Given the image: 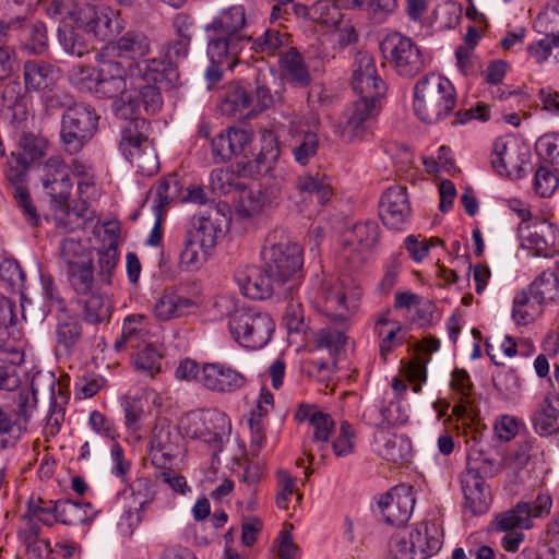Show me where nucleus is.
<instances>
[{
  "label": "nucleus",
  "mask_w": 559,
  "mask_h": 559,
  "mask_svg": "<svg viewBox=\"0 0 559 559\" xmlns=\"http://www.w3.org/2000/svg\"><path fill=\"white\" fill-rule=\"evenodd\" d=\"M263 267L292 298L302 277V248L283 235L271 233L262 252Z\"/></svg>",
  "instance_id": "f257e3e1"
},
{
  "label": "nucleus",
  "mask_w": 559,
  "mask_h": 559,
  "mask_svg": "<svg viewBox=\"0 0 559 559\" xmlns=\"http://www.w3.org/2000/svg\"><path fill=\"white\" fill-rule=\"evenodd\" d=\"M247 26L246 9L241 4L223 9L211 23L205 26L206 32H213V36L206 48L209 58L223 61L227 57H237L245 46L251 41V36L246 35Z\"/></svg>",
  "instance_id": "f03ea898"
},
{
  "label": "nucleus",
  "mask_w": 559,
  "mask_h": 559,
  "mask_svg": "<svg viewBox=\"0 0 559 559\" xmlns=\"http://www.w3.org/2000/svg\"><path fill=\"white\" fill-rule=\"evenodd\" d=\"M456 91L445 76L429 73L414 86L415 115L425 123H437L447 118L456 106Z\"/></svg>",
  "instance_id": "7ed1b4c3"
},
{
  "label": "nucleus",
  "mask_w": 559,
  "mask_h": 559,
  "mask_svg": "<svg viewBox=\"0 0 559 559\" xmlns=\"http://www.w3.org/2000/svg\"><path fill=\"white\" fill-rule=\"evenodd\" d=\"M131 69H135V66H131L127 73V70L116 60L104 61L98 69L96 95L114 98L111 108L116 117L120 119H128L139 114L136 95L129 86Z\"/></svg>",
  "instance_id": "20e7f679"
},
{
  "label": "nucleus",
  "mask_w": 559,
  "mask_h": 559,
  "mask_svg": "<svg viewBox=\"0 0 559 559\" xmlns=\"http://www.w3.org/2000/svg\"><path fill=\"white\" fill-rule=\"evenodd\" d=\"M228 329L233 338L242 347H264L275 331L271 314L257 307H237L229 312Z\"/></svg>",
  "instance_id": "39448f33"
},
{
  "label": "nucleus",
  "mask_w": 559,
  "mask_h": 559,
  "mask_svg": "<svg viewBox=\"0 0 559 559\" xmlns=\"http://www.w3.org/2000/svg\"><path fill=\"white\" fill-rule=\"evenodd\" d=\"M98 122L96 110L85 103H76L64 110L59 132L63 151L70 155L79 154L96 134Z\"/></svg>",
  "instance_id": "423d86ee"
},
{
  "label": "nucleus",
  "mask_w": 559,
  "mask_h": 559,
  "mask_svg": "<svg viewBox=\"0 0 559 559\" xmlns=\"http://www.w3.org/2000/svg\"><path fill=\"white\" fill-rule=\"evenodd\" d=\"M321 298L325 314L345 328L359 307L361 290L348 275L329 277L322 283Z\"/></svg>",
  "instance_id": "0eeeda50"
},
{
  "label": "nucleus",
  "mask_w": 559,
  "mask_h": 559,
  "mask_svg": "<svg viewBox=\"0 0 559 559\" xmlns=\"http://www.w3.org/2000/svg\"><path fill=\"white\" fill-rule=\"evenodd\" d=\"M32 164L21 152H11L3 165V177L7 186L11 189L16 205L32 226H37L39 216L34 206L28 190V174Z\"/></svg>",
  "instance_id": "6e6552de"
},
{
  "label": "nucleus",
  "mask_w": 559,
  "mask_h": 559,
  "mask_svg": "<svg viewBox=\"0 0 559 559\" xmlns=\"http://www.w3.org/2000/svg\"><path fill=\"white\" fill-rule=\"evenodd\" d=\"M380 48L401 76L414 78L425 67L419 47L409 37L400 33L388 35L381 43Z\"/></svg>",
  "instance_id": "1a4fd4ad"
},
{
  "label": "nucleus",
  "mask_w": 559,
  "mask_h": 559,
  "mask_svg": "<svg viewBox=\"0 0 559 559\" xmlns=\"http://www.w3.org/2000/svg\"><path fill=\"white\" fill-rule=\"evenodd\" d=\"M191 40L174 38L163 45L160 58H152L143 61V73L145 79L155 82L167 81L168 83H179V73L177 62L187 58L190 51Z\"/></svg>",
  "instance_id": "9d476101"
},
{
  "label": "nucleus",
  "mask_w": 559,
  "mask_h": 559,
  "mask_svg": "<svg viewBox=\"0 0 559 559\" xmlns=\"http://www.w3.org/2000/svg\"><path fill=\"white\" fill-rule=\"evenodd\" d=\"M552 507L548 493H539L533 501H520L512 509L500 513L495 524L498 531H522L533 527V519L547 516Z\"/></svg>",
  "instance_id": "9b49d317"
},
{
  "label": "nucleus",
  "mask_w": 559,
  "mask_h": 559,
  "mask_svg": "<svg viewBox=\"0 0 559 559\" xmlns=\"http://www.w3.org/2000/svg\"><path fill=\"white\" fill-rule=\"evenodd\" d=\"M379 100L360 98L344 114L340 136L346 143L360 142L370 133V119L379 111Z\"/></svg>",
  "instance_id": "f8f14e48"
},
{
  "label": "nucleus",
  "mask_w": 559,
  "mask_h": 559,
  "mask_svg": "<svg viewBox=\"0 0 559 559\" xmlns=\"http://www.w3.org/2000/svg\"><path fill=\"white\" fill-rule=\"evenodd\" d=\"M277 123L280 128L287 130L288 134L292 136V154L295 162L300 166L308 165L319 150V136L317 132L311 129V127L318 124L319 121L316 119L314 121L292 119Z\"/></svg>",
  "instance_id": "ddd939ff"
},
{
  "label": "nucleus",
  "mask_w": 559,
  "mask_h": 559,
  "mask_svg": "<svg viewBox=\"0 0 559 559\" xmlns=\"http://www.w3.org/2000/svg\"><path fill=\"white\" fill-rule=\"evenodd\" d=\"M235 281L243 296L251 299H266L273 295L290 298L275 278L269 275L265 267L263 271L248 266L235 273Z\"/></svg>",
  "instance_id": "4468645a"
},
{
  "label": "nucleus",
  "mask_w": 559,
  "mask_h": 559,
  "mask_svg": "<svg viewBox=\"0 0 559 559\" xmlns=\"http://www.w3.org/2000/svg\"><path fill=\"white\" fill-rule=\"evenodd\" d=\"M379 215L388 228L393 230L405 228L412 216L405 187L393 186L386 189L379 202Z\"/></svg>",
  "instance_id": "2eb2a0df"
},
{
  "label": "nucleus",
  "mask_w": 559,
  "mask_h": 559,
  "mask_svg": "<svg viewBox=\"0 0 559 559\" xmlns=\"http://www.w3.org/2000/svg\"><path fill=\"white\" fill-rule=\"evenodd\" d=\"M526 162L527 152H523L515 139L504 136L495 141L491 165L499 175L519 179L525 174Z\"/></svg>",
  "instance_id": "dca6fc26"
},
{
  "label": "nucleus",
  "mask_w": 559,
  "mask_h": 559,
  "mask_svg": "<svg viewBox=\"0 0 559 559\" xmlns=\"http://www.w3.org/2000/svg\"><path fill=\"white\" fill-rule=\"evenodd\" d=\"M378 506L386 523L395 526L404 525L409 520L415 506L413 487L401 484L391 488L380 498Z\"/></svg>",
  "instance_id": "f3484780"
},
{
  "label": "nucleus",
  "mask_w": 559,
  "mask_h": 559,
  "mask_svg": "<svg viewBox=\"0 0 559 559\" xmlns=\"http://www.w3.org/2000/svg\"><path fill=\"white\" fill-rule=\"evenodd\" d=\"M247 383L243 373L224 362H204L201 385L215 393L231 394Z\"/></svg>",
  "instance_id": "a211bd4d"
},
{
  "label": "nucleus",
  "mask_w": 559,
  "mask_h": 559,
  "mask_svg": "<svg viewBox=\"0 0 559 559\" xmlns=\"http://www.w3.org/2000/svg\"><path fill=\"white\" fill-rule=\"evenodd\" d=\"M352 85L360 98L379 100V97L384 95L385 83L377 73L376 61L372 56L358 53Z\"/></svg>",
  "instance_id": "6ab92c4d"
},
{
  "label": "nucleus",
  "mask_w": 559,
  "mask_h": 559,
  "mask_svg": "<svg viewBox=\"0 0 559 559\" xmlns=\"http://www.w3.org/2000/svg\"><path fill=\"white\" fill-rule=\"evenodd\" d=\"M104 234L103 245L97 250V276L104 287H109L119 264V225L115 222L106 223Z\"/></svg>",
  "instance_id": "aec40b11"
},
{
  "label": "nucleus",
  "mask_w": 559,
  "mask_h": 559,
  "mask_svg": "<svg viewBox=\"0 0 559 559\" xmlns=\"http://www.w3.org/2000/svg\"><path fill=\"white\" fill-rule=\"evenodd\" d=\"M230 430L231 425L227 415L222 412H213L204 419L193 418L192 424L187 429V435L206 442L214 450H219Z\"/></svg>",
  "instance_id": "412c9836"
},
{
  "label": "nucleus",
  "mask_w": 559,
  "mask_h": 559,
  "mask_svg": "<svg viewBox=\"0 0 559 559\" xmlns=\"http://www.w3.org/2000/svg\"><path fill=\"white\" fill-rule=\"evenodd\" d=\"M143 61L135 64V69H131V79L129 86L136 95L139 107L143 105L147 114L154 115L159 111L163 106V97L160 94L159 84L165 87H173L178 83H168L166 80L163 82H155L154 80L145 79L143 73Z\"/></svg>",
  "instance_id": "4be33fe9"
},
{
  "label": "nucleus",
  "mask_w": 559,
  "mask_h": 559,
  "mask_svg": "<svg viewBox=\"0 0 559 559\" xmlns=\"http://www.w3.org/2000/svg\"><path fill=\"white\" fill-rule=\"evenodd\" d=\"M43 187L51 201L64 205L73 188L67 164L60 157H50L45 163Z\"/></svg>",
  "instance_id": "5701e85b"
},
{
  "label": "nucleus",
  "mask_w": 559,
  "mask_h": 559,
  "mask_svg": "<svg viewBox=\"0 0 559 559\" xmlns=\"http://www.w3.org/2000/svg\"><path fill=\"white\" fill-rule=\"evenodd\" d=\"M298 423L309 421L313 428V442L320 451L328 448L331 433L335 430V423L330 414L322 412L314 404H299L295 415Z\"/></svg>",
  "instance_id": "b1692460"
},
{
  "label": "nucleus",
  "mask_w": 559,
  "mask_h": 559,
  "mask_svg": "<svg viewBox=\"0 0 559 559\" xmlns=\"http://www.w3.org/2000/svg\"><path fill=\"white\" fill-rule=\"evenodd\" d=\"M376 452L384 460L395 463H408L412 453V441L405 435L379 430L374 435Z\"/></svg>",
  "instance_id": "393cba45"
},
{
  "label": "nucleus",
  "mask_w": 559,
  "mask_h": 559,
  "mask_svg": "<svg viewBox=\"0 0 559 559\" xmlns=\"http://www.w3.org/2000/svg\"><path fill=\"white\" fill-rule=\"evenodd\" d=\"M364 420L371 426L383 430L386 426H403L408 421V414L405 406L397 400L383 399L380 405L368 406L364 414Z\"/></svg>",
  "instance_id": "a878e982"
},
{
  "label": "nucleus",
  "mask_w": 559,
  "mask_h": 559,
  "mask_svg": "<svg viewBox=\"0 0 559 559\" xmlns=\"http://www.w3.org/2000/svg\"><path fill=\"white\" fill-rule=\"evenodd\" d=\"M409 537L419 559H427L436 555L443 544V531L436 520L419 523L409 533Z\"/></svg>",
  "instance_id": "bb28decb"
},
{
  "label": "nucleus",
  "mask_w": 559,
  "mask_h": 559,
  "mask_svg": "<svg viewBox=\"0 0 559 559\" xmlns=\"http://www.w3.org/2000/svg\"><path fill=\"white\" fill-rule=\"evenodd\" d=\"M78 304L85 323L99 325L110 322L114 307L104 289L79 297Z\"/></svg>",
  "instance_id": "cd10ccee"
},
{
  "label": "nucleus",
  "mask_w": 559,
  "mask_h": 559,
  "mask_svg": "<svg viewBox=\"0 0 559 559\" xmlns=\"http://www.w3.org/2000/svg\"><path fill=\"white\" fill-rule=\"evenodd\" d=\"M461 486L467 507L475 514H483L488 510L490 491L485 477L476 472L465 469L461 475Z\"/></svg>",
  "instance_id": "c85d7f7f"
},
{
  "label": "nucleus",
  "mask_w": 559,
  "mask_h": 559,
  "mask_svg": "<svg viewBox=\"0 0 559 559\" xmlns=\"http://www.w3.org/2000/svg\"><path fill=\"white\" fill-rule=\"evenodd\" d=\"M178 444L173 440L167 427H155L151 438L150 457L152 464L160 471H168L173 460L178 455Z\"/></svg>",
  "instance_id": "c756f323"
},
{
  "label": "nucleus",
  "mask_w": 559,
  "mask_h": 559,
  "mask_svg": "<svg viewBox=\"0 0 559 559\" xmlns=\"http://www.w3.org/2000/svg\"><path fill=\"white\" fill-rule=\"evenodd\" d=\"M532 425L539 436H551L559 431V393L548 394L533 412Z\"/></svg>",
  "instance_id": "7c9ffc66"
},
{
  "label": "nucleus",
  "mask_w": 559,
  "mask_h": 559,
  "mask_svg": "<svg viewBox=\"0 0 559 559\" xmlns=\"http://www.w3.org/2000/svg\"><path fill=\"white\" fill-rule=\"evenodd\" d=\"M222 222L223 219L218 217V213H215V217L211 215L193 216L185 235L201 243L204 250H212L216 246L217 239L223 235Z\"/></svg>",
  "instance_id": "2f4dec72"
},
{
  "label": "nucleus",
  "mask_w": 559,
  "mask_h": 559,
  "mask_svg": "<svg viewBox=\"0 0 559 559\" xmlns=\"http://www.w3.org/2000/svg\"><path fill=\"white\" fill-rule=\"evenodd\" d=\"M56 68L43 60H27L23 64L24 90L26 93L49 88L56 80Z\"/></svg>",
  "instance_id": "473e14b6"
},
{
  "label": "nucleus",
  "mask_w": 559,
  "mask_h": 559,
  "mask_svg": "<svg viewBox=\"0 0 559 559\" xmlns=\"http://www.w3.org/2000/svg\"><path fill=\"white\" fill-rule=\"evenodd\" d=\"M108 50L119 57L135 60L145 57L151 51V40L142 32L129 31L107 46Z\"/></svg>",
  "instance_id": "72a5a7b5"
},
{
  "label": "nucleus",
  "mask_w": 559,
  "mask_h": 559,
  "mask_svg": "<svg viewBox=\"0 0 559 559\" xmlns=\"http://www.w3.org/2000/svg\"><path fill=\"white\" fill-rule=\"evenodd\" d=\"M66 274L78 298L105 288L98 276L94 274L93 260L76 265L72 264L71 267L66 269Z\"/></svg>",
  "instance_id": "f704fd0d"
},
{
  "label": "nucleus",
  "mask_w": 559,
  "mask_h": 559,
  "mask_svg": "<svg viewBox=\"0 0 559 559\" xmlns=\"http://www.w3.org/2000/svg\"><path fill=\"white\" fill-rule=\"evenodd\" d=\"M114 11L108 7L85 4L80 26L99 39H106L111 33Z\"/></svg>",
  "instance_id": "c9c22d12"
},
{
  "label": "nucleus",
  "mask_w": 559,
  "mask_h": 559,
  "mask_svg": "<svg viewBox=\"0 0 559 559\" xmlns=\"http://www.w3.org/2000/svg\"><path fill=\"white\" fill-rule=\"evenodd\" d=\"M138 115L123 119L126 123L120 128L119 150L126 159L138 154L144 147V144L150 143L147 136L141 131V128L145 124V119L139 118Z\"/></svg>",
  "instance_id": "e433bc0d"
},
{
  "label": "nucleus",
  "mask_w": 559,
  "mask_h": 559,
  "mask_svg": "<svg viewBox=\"0 0 559 559\" xmlns=\"http://www.w3.org/2000/svg\"><path fill=\"white\" fill-rule=\"evenodd\" d=\"M197 306L195 301L175 292H165L154 304L153 312L158 320L168 321L183 317Z\"/></svg>",
  "instance_id": "4c0bfd02"
},
{
  "label": "nucleus",
  "mask_w": 559,
  "mask_h": 559,
  "mask_svg": "<svg viewBox=\"0 0 559 559\" xmlns=\"http://www.w3.org/2000/svg\"><path fill=\"white\" fill-rule=\"evenodd\" d=\"M280 68L284 78L295 86L305 87L311 82L304 57L296 48H289L281 55Z\"/></svg>",
  "instance_id": "58836bf2"
},
{
  "label": "nucleus",
  "mask_w": 559,
  "mask_h": 559,
  "mask_svg": "<svg viewBox=\"0 0 559 559\" xmlns=\"http://www.w3.org/2000/svg\"><path fill=\"white\" fill-rule=\"evenodd\" d=\"M538 306H545L559 295V277L552 270L543 271L526 290Z\"/></svg>",
  "instance_id": "ea45409f"
},
{
  "label": "nucleus",
  "mask_w": 559,
  "mask_h": 559,
  "mask_svg": "<svg viewBox=\"0 0 559 559\" xmlns=\"http://www.w3.org/2000/svg\"><path fill=\"white\" fill-rule=\"evenodd\" d=\"M59 522L64 525L90 524L95 516L92 504L82 503L70 499L57 500V510Z\"/></svg>",
  "instance_id": "a19ab883"
},
{
  "label": "nucleus",
  "mask_w": 559,
  "mask_h": 559,
  "mask_svg": "<svg viewBox=\"0 0 559 559\" xmlns=\"http://www.w3.org/2000/svg\"><path fill=\"white\" fill-rule=\"evenodd\" d=\"M555 239L556 231L552 225L543 223L534 226V230L526 237V242L535 255L548 258L558 251Z\"/></svg>",
  "instance_id": "79ce46f5"
},
{
  "label": "nucleus",
  "mask_w": 559,
  "mask_h": 559,
  "mask_svg": "<svg viewBox=\"0 0 559 559\" xmlns=\"http://www.w3.org/2000/svg\"><path fill=\"white\" fill-rule=\"evenodd\" d=\"M84 5L79 0H49L45 10L50 19L61 22L62 25H80Z\"/></svg>",
  "instance_id": "37998d69"
},
{
  "label": "nucleus",
  "mask_w": 559,
  "mask_h": 559,
  "mask_svg": "<svg viewBox=\"0 0 559 559\" xmlns=\"http://www.w3.org/2000/svg\"><path fill=\"white\" fill-rule=\"evenodd\" d=\"M290 41L288 33L277 28H266L257 38L251 37L249 45L251 50L264 56H275L281 49L287 47Z\"/></svg>",
  "instance_id": "c03bdc74"
},
{
  "label": "nucleus",
  "mask_w": 559,
  "mask_h": 559,
  "mask_svg": "<svg viewBox=\"0 0 559 559\" xmlns=\"http://www.w3.org/2000/svg\"><path fill=\"white\" fill-rule=\"evenodd\" d=\"M83 27L76 24H63L58 27V40L63 49L73 56L82 57L90 50Z\"/></svg>",
  "instance_id": "a18cd8bd"
},
{
  "label": "nucleus",
  "mask_w": 559,
  "mask_h": 559,
  "mask_svg": "<svg viewBox=\"0 0 559 559\" xmlns=\"http://www.w3.org/2000/svg\"><path fill=\"white\" fill-rule=\"evenodd\" d=\"M57 345L64 354H71L82 337L80 321L71 316H64L58 320L56 326Z\"/></svg>",
  "instance_id": "49530a36"
},
{
  "label": "nucleus",
  "mask_w": 559,
  "mask_h": 559,
  "mask_svg": "<svg viewBox=\"0 0 559 559\" xmlns=\"http://www.w3.org/2000/svg\"><path fill=\"white\" fill-rule=\"evenodd\" d=\"M24 433V424L15 419L12 412L0 406V448H14Z\"/></svg>",
  "instance_id": "de8ad7c7"
},
{
  "label": "nucleus",
  "mask_w": 559,
  "mask_h": 559,
  "mask_svg": "<svg viewBox=\"0 0 559 559\" xmlns=\"http://www.w3.org/2000/svg\"><path fill=\"white\" fill-rule=\"evenodd\" d=\"M121 333L129 340V347L132 349L141 348L143 344L151 341L146 318L142 314L128 316L123 320Z\"/></svg>",
  "instance_id": "09e8293b"
},
{
  "label": "nucleus",
  "mask_w": 559,
  "mask_h": 559,
  "mask_svg": "<svg viewBox=\"0 0 559 559\" xmlns=\"http://www.w3.org/2000/svg\"><path fill=\"white\" fill-rule=\"evenodd\" d=\"M350 7V0H317L311 5V21L334 26L341 21L340 7Z\"/></svg>",
  "instance_id": "8fccbe9b"
},
{
  "label": "nucleus",
  "mask_w": 559,
  "mask_h": 559,
  "mask_svg": "<svg viewBox=\"0 0 559 559\" xmlns=\"http://www.w3.org/2000/svg\"><path fill=\"white\" fill-rule=\"evenodd\" d=\"M296 188L300 192L314 194L321 204L328 202L332 194L330 179L320 174L299 176L296 181Z\"/></svg>",
  "instance_id": "3c124183"
},
{
  "label": "nucleus",
  "mask_w": 559,
  "mask_h": 559,
  "mask_svg": "<svg viewBox=\"0 0 559 559\" xmlns=\"http://www.w3.org/2000/svg\"><path fill=\"white\" fill-rule=\"evenodd\" d=\"M542 307L526 290H521L514 296L512 317L518 324L526 325L542 313Z\"/></svg>",
  "instance_id": "603ef678"
},
{
  "label": "nucleus",
  "mask_w": 559,
  "mask_h": 559,
  "mask_svg": "<svg viewBox=\"0 0 559 559\" xmlns=\"http://www.w3.org/2000/svg\"><path fill=\"white\" fill-rule=\"evenodd\" d=\"M253 97L248 90L240 84H233L228 87L224 99L221 103V111L223 115L234 116L237 112L249 108Z\"/></svg>",
  "instance_id": "864d4df0"
},
{
  "label": "nucleus",
  "mask_w": 559,
  "mask_h": 559,
  "mask_svg": "<svg viewBox=\"0 0 559 559\" xmlns=\"http://www.w3.org/2000/svg\"><path fill=\"white\" fill-rule=\"evenodd\" d=\"M134 366L138 370L153 377L160 370L162 354L154 342L150 341L143 344L141 348H134Z\"/></svg>",
  "instance_id": "5fc2aeb1"
},
{
  "label": "nucleus",
  "mask_w": 559,
  "mask_h": 559,
  "mask_svg": "<svg viewBox=\"0 0 559 559\" xmlns=\"http://www.w3.org/2000/svg\"><path fill=\"white\" fill-rule=\"evenodd\" d=\"M346 243L355 241L366 253L378 242L379 226L376 222L356 224L353 229L345 231Z\"/></svg>",
  "instance_id": "6e6d98bb"
},
{
  "label": "nucleus",
  "mask_w": 559,
  "mask_h": 559,
  "mask_svg": "<svg viewBox=\"0 0 559 559\" xmlns=\"http://www.w3.org/2000/svg\"><path fill=\"white\" fill-rule=\"evenodd\" d=\"M48 145L49 142L44 135L25 132L19 140L17 152H21L26 157L27 162L33 164L46 155Z\"/></svg>",
  "instance_id": "4d7b16f0"
},
{
  "label": "nucleus",
  "mask_w": 559,
  "mask_h": 559,
  "mask_svg": "<svg viewBox=\"0 0 559 559\" xmlns=\"http://www.w3.org/2000/svg\"><path fill=\"white\" fill-rule=\"evenodd\" d=\"M396 5V0H350L352 8L361 9L377 24L384 22L393 13Z\"/></svg>",
  "instance_id": "13d9d810"
},
{
  "label": "nucleus",
  "mask_w": 559,
  "mask_h": 559,
  "mask_svg": "<svg viewBox=\"0 0 559 559\" xmlns=\"http://www.w3.org/2000/svg\"><path fill=\"white\" fill-rule=\"evenodd\" d=\"M502 465L497 460L490 457L481 449H472L467 457L466 469L476 472L483 477H493L501 472Z\"/></svg>",
  "instance_id": "bf43d9fd"
},
{
  "label": "nucleus",
  "mask_w": 559,
  "mask_h": 559,
  "mask_svg": "<svg viewBox=\"0 0 559 559\" xmlns=\"http://www.w3.org/2000/svg\"><path fill=\"white\" fill-rule=\"evenodd\" d=\"M55 510H57V500L46 502L40 498L36 500L31 498L27 502V510L24 514L34 522L35 520H38L44 525L52 526L56 522H59V515Z\"/></svg>",
  "instance_id": "052dcab7"
},
{
  "label": "nucleus",
  "mask_w": 559,
  "mask_h": 559,
  "mask_svg": "<svg viewBox=\"0 0 559 559\" xmlns=\"http://www.w3.org/2000/svg\"><path fill=\"white\" fill-rule=\"evenodd\" d=\"M277 478V492H276V506L280 509L286 510L288 508L290 497L296 493L298 502L302 499V493L297 490V479L293 477L287 471L278 469L276 472Z\"/></svg>",
  "instance_id": "680f3d73"
},
{
  "label": "nucleus",
  "mask_w": 559,
  "mask_h": 559,
  "mask_svg": "<svg viewBox=\"0 0 559 559\" xmlns=\"http://www.w3.org/2000/svg\"><path fill=\"white\" fill-rule=\"evenodd\" d=\"M181 186L176 175H170L158 182L154 191V207L159 213L171 201L179 198Z\"/></svg>",
  "instance_id": "e2e57ef3"
},
{
  "label": "nucleus",
  "mask_w": 559,
  "mask_h": 559,
  "mask_svg": "<svg viewBox=\"0 0 559 559\" xmlns=\"http://www.w3.org/2000/svg\"><path fill=\"white\" fill-rule=\"evenodd\" d=\"M183 249L180 253V265L185 270H198L206 260L210 250H204L201 243L195 242L193 239L185 235Z\"/></svg>",
  "instance_id": "0e129e2a"
},
{
  "label": "nucleus",
  "mask_w": 559,
  "mask_h": 559,
  "mask_svg": "<svg viewBox=\"0 0 559 559\" xmlns=\"http://www.w3.org/2000/svg\"><path fill=\"white\" fill-rule=\"evenodd\" d=\"M15 409L12 412L15 419L24 424V431L27 430V424L37 406L36 391L33 388L22 389L15 397Z\"/></svg>",
  "instance_id": "69168bd1"
},
{
  "label": "nucleus",
  "mask_w": 559,
  "mask_h": 559,
  "mask_svg": "<svg viewBox=\"0 0 559 559\" xmlns=\"http://www.w3.org/2000/svg\"><path fill=\"white\" fill-rule=\"evenodd\" d=\"M210 187L217 194H228L241 188L239 177L228 168L214 169L210 176Z\"/></svg>",
  "instance_id": "338daca9"
},
{
  "label": "nucleus",
  "mask_w": 559,
  "mask_h": 559,
  "mask_svg": "<svg viewBox=\"0 0 559 559\" xmlns=\"http://www.w3.org/2000/svg\"><path fill=\"white\" fill-rule=\"evenodd\" d=\"M356 433L353 426L344 420L340 425L337 436L331 441V448L335 456L345 457L355 450Z\"/></svg>",
  "instance_id": "774afa93"
}]
</instances>
